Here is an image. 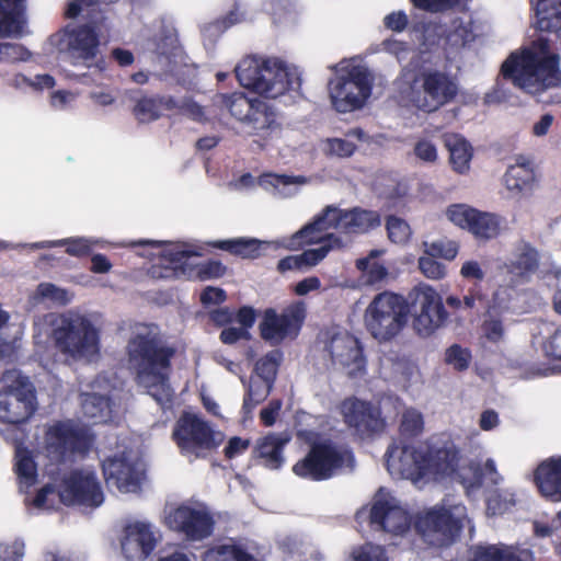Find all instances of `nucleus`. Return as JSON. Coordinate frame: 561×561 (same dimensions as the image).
Masks as SVG:
<instances>
[{
    "label": "nucleus",
    "instance_id": "obj_38",
    "mask_svg": "<svg viewBox=\"0 0 561 561\" xmlns=\"http://www.w3.org/2000/svg\"><path fill=\"white\" fill-rule=\"evenodd\" d=\"M363 136L364 133L360 129H353L347 133L345 138L333 137L321 140L320 148L328 157L350 158L357 150V145L351 138L360 140Z\"/></svg>",
    "mask_w": 561,
    "mask_h": 561
},
{
    "label": "nucleus",
    "instance_id": "obj_60",
    "mask_svg": "<svg viewBox=\"0 0 561 561\" xmlns=\"http://www.w3.org/2000/svg\"><path fill=\"white\" fill-rule=\"evenodd\" d=\"M30 51L19 44L2 43L0 44V61L15 62L28 60Z\"/></svg>",
    "mask_w": 561,
    "mask_h": 561
},
{
    "label": "nucleus",
    "instance_id": "obj_61",
    "mask_svg": "<svg viewBox=\"0 0 561 561\" xmlns=\"http://www.w3.org/2000/svg\"><path fill=\"white\" fill-rule=\"evenodd\" d=\"M375 188L387 198H396L405 194V187L397 183L393 179L382 175L375 182Z\"/></svg>",
    "mask_w": 561,
    "mask_h": 561
},
{
    "label": "nucleus",
    "instance_id": "obj_17",
    "mask_svg": "<svg viewBox=\"0 0 561 561\" xmlns=\"http://www.w3.org/2000/svg\"><path fill=\"white\" fill-rule=\"evenodd\" d=\"M307 317L304 301H295L278 313L274 308L264 310L259 324L260 336L273 345L296 340Z\"/></svg>",
    "mask_w": 561,
    "mask_h": 561
},
{
    "label": "nucleus",
    "instance_id": "obj_53",
    "mask_svg": "<svg viewBox=\"0 0 561 561\" xmlns=\"http://www.w3.org/2000/svg\"><path fill=\"white\" fill-rule=\"evenodd\" d=\"M36 294L43 300H48L56 306H66L71 302L73 294L65 288L55 286L53 283H39Z\"/></svg>",
    "mask_w": 561,
    "mask_h": 561
},
{
    "label": "nucleus",
    "instance_id": "obj_23",
    "mask_svg": "<svg viewBox=\"0 0 561 561\" xmlns=\"http://www.w3.org/2000/svg\"><path fill=\"white\" fill-rule=\"evenodd\" d=\"M327 351L333 364L343 367L350 378L366 373V357L360 341L348 332L336 333L332 336Z\"/></svg>",
    "mask_w": 561,
    "mask_h": 561
},
{
    "label": "nucleus",
    "instance_id": "obj_32",
    "mask_svg": "<svg viewBox=\"0 0 561 561\" xmlns=\"http://www.w3.org/2000/svg\"><path fill=\"white\" fill-rule=\"evenodd\" d=\"M157 60L160 70L164 73L174 76L181 75V68L185 67L186 56L178 43V38L172 33L164 35L156 44Z\"/></svg>",
    "mask_w": 561,
    "mask_h": 561
},
{
    "label": "nucleus",
    "instance_id": "obj_20",
    "mask_svg": "<svg viewBox=\"0 0 561 561\" xmlns=\"http://www.w3.org/2000/svg\"><path fill=\"white\" fill-rule=\"evenodd\" d=\"M167 525L190 541H203L214 534L216 522L205 505L181 504L169 513Z\"/></svg>",
    "mask_w": 561,
    "mask_h": 561
},
{
    "label": "nucleus",
    "instance_id": "obj_4",
    "mask_svg": "<svg viewBox=\"0 0 561 561\" xmlns=\"http://www.w3.org/2000/svg\"><path fill=\"white\" fill-rule=\"evenodd\" d=\"M133 245H149L158 255L148 273L152 279L193 278L201 279L228 277L229 270L218 261L197 263L199 248L184 242H161L138 240Z\"/></svg>",
    "mask_w": 561,
    "mask_h": 561
},
{
    "label": "nucleus",
    "instance_id": "obj_11",
    "mask_svg": "<svg viewBox=\"0 0 561 561\" xmlns=\"http://www.w3.org/2000/svg\"><path fill=\"white\" fill-rule=\"evenodd\" d=\"M410 314L408 299L393 293H381L368 305L364 322L366 330L379 343L392 341L405 327Z\"/></svg>",
    "mask_w": 561,
    "mask_h": 561
},
{
    "label": "nucleus",
    "instance_id": "obj_55",
    "mask_svg": "<svg viewBox=\"0 0 561 561\" xmlns=\"http://www.w3.org/2000/svg\"><path fill=\"white\" fill-rule=\"evenodd\" d=\"M353 561H388L387 551L383 547L366 542L352 551Z\"/></svg>",
    "mask_w": 561,
    "mask_h": 561
},
{
    "label": "nucleus",
    "instance_id": "obj_25",
    "mask_svg": "<svg viewBox=\"0 0 561 561\" xmlns=\"http://www.w3.org/2000/svg\"><path fill=\"white\" fill-rule=\"evenodd\" d=\"M102 471L106 484L117 488L121 492H138L141 488L142 472L135 462L123 455L104 459Z\"/></svg>",
    "mask_w": 561,
    "mask_h": 561
},
{
    "label": "nucleus",
    "instance_id": "obj_63",
    "mask_svg": "<svg viewBox=\"0 0 561 561\" xmlns=\"http://www.w3.org/2000/svg\"><path fill=\"white\" fill-rule=\"evenodd\" d=\"M77 96L75 92L58 90L50 95V104L56 110H66L76 102Z\"/></svg>",
    "mask_w": 561,
    "mask_h": 561
},
{
    "label": "nucleus",
    "instance_id": "obj_35",
    "mask_svg": "<svg viewBox=\"0 0 561 561\" xmlns=\"http://www.w3.org/2000/svg\"><path fill=\"white\" fill-rule=\"evenodd\" d=\"M474 37L472 22L469 19L453 20L444 34L443 48L447 57H455L462 48L473 42Z\"/></svg>",
    "mask_w": 561,
    "mask_h": 561
},
{
    "label": "nucleus",
    "instance_id": "obj_34",
    "mask_svg": "<svg viewBox=\"0 0 561 561\" xmlns=\"http://www.w3.org/2000/svg\"><path fill=\"white\" fill-rule=\"evenodd\" d=\"M244 125L248 134L259 136L264 140L279 133L276 114L262 101L254 107Z\"/></svg>",
    "mask_w": 561,
    "mask_h": 561
},
{
    "label": "nucleus",
    "instance_id": "obj_52",
    "mask_svg": "<svg viewBox=\"0 0 561 561\" xmlns=\"http://www.w3.org/2000/svg\"><path fill=\"white\" fill-rule=\"evenodd\" d=\"M424 420L421 412L415 409H408L403 412L399 432L402 437L415 438L422 434Z\"/></svg>",
    "mask_w": 561,
    "mask_h": 561
},
{
    "label": "nucleus",
    "instance_id": "obj_64",
    "mask_svg": "<svg viewBox=\"0 0 561 561\" xmlns=\"http://www.w3.org/2000/svg\"><path fill=\"white\" fill-rule=\"evenodd\" d=\"M23 556L24 545L22 542L14 541L0 548V561H21Z\"/></svg>",
    "mask_w": 561,
    "mask_h": 561
},
{
    "label": "nucleus",
    "instance_id": "obj_43",
    "mask_svg": "<svg viewBox=\"0 0 561 561\" xmlns=\"http://www.w3.org/2000/svg\"><path fill=\"white\" fill-rule=\"evenodd\" d=\"M274 382L257 377H252L243 398L242 412L244 417L270 396Z\"/></svg>",
    "mask_w": 561,
    "mask_h": 561
},
{
    "label": "nucleus",
    "instance_id": "obj_50",
    "mask_svg": "<svg viewBox=\"0 0 561 561\" xmlns=\"http://www.w3.org/2000/svg\"><path fill=\"white\" fill-rule=\"evenodd\" d=\"M282 359L283 353L280 350H273L265 354L255 363L254 371L256 377L274 382Z\"/></svg>",
    "mask_w": 561,
    "mask_h": 561
},
{
    "label": "nucleus",
    "instance_id": "obj_30",
    "mask_svg": "<svg viewBox=\"0 0 561 561\" xmlns=\"http://www.w3.org/2000/svg\"><path fill=\"white\" fill-rule=\"evenodd\" d=\"M539 267V253L535 247L526 241H519L514 245L511 257L503 263L505 272L499 276L517 278L530 277Z\"/></svg>",
    "mask_w": 561,
    "mask_h": 561
},
{
    "label": "nucleus",
    "instance_id": "obj_2",
    "mask_svg": "<svg viewBox=\"0 0 561 561\" xmlns=\"http://www.w3.org/2000/svg\"><path fill=\"white\" fill-rule=\"evenodd\" d=\"M176 348L163 342L161 335L151 330L137 332L127 344L128 362L136 381L160 404L172 402L170 385L172 359Z\"/></svg>",
    "mask_w": 561,
    "mask_h": 561
},
{
    "label": "nucleus",
    "instance_id": "obj_48",
    "mask_svg": "<svg viewBox=\"0 0 561 561\" xmlns=\"http://www.w3.org/2000/svg\"><path fill=\"white\" fill-rule=\"evenodd\" d=\"M93 241L85 238H72V239H61L57 241H44L38 243H33L31 247L33 249L39 248H51V247H60L66 245V252L72 256H82L90 253Z\"/></svg>",
    "mask_w": 561,
    "mask_h": 561
},
{
    "label": "nucleus",
    "instance_id": "obj_39",
    "mask_svg": "<svg viewBox=\"0 0 561 561\" xmlns=\"http://www.w3.org/2000/svg\"><path fill=\"white\" fill-rule=\"evenodd\" d=\"M537 27L540 31H558L561 28V0H536Z\"/></svg>",
    "mask_w": 561,
    "mask_h": 561
},
{
    "label": "nucleus",
    "instance_id": "obj_56",
    "mask_svg": "<svg viewBox=\"0 0 561 561\" xmlns=\"http://www.w3.org/2000/svg\"><path fill=\"white\" fill-rule=\"evenodd\" d=\"M386 227L388 237L393 243L403 244L412 234L410 226L398 217H389Z\"/></svg>",
    "mask_w": 561,
    "mask_h": 561
},
{
    "label": "nucleus",
    "instance_id": "obj_41",
    "mask_svg": "<svg viewBox=\"0 0 561 561\" xmlns=\"http://www.w3.org/2000/svg\"><path fill=\"white\" fill-rule=\"evenodd\" d=\"M23 0H0V36H12L21 32L20 4Z\"/></svg>",
    "mask_w": 561,
    "mask_h": 561
},
{
    "label": "nucleus",
    "instance_id": "obj_24",
    "mask_svg": "<svg viewBox=\"0 0 561 561\" xmlns=\"http://www.w3.org/2000/svg\"><path fill=\"white\" fill-rule=\"evenodd\" d=\"M332 217L328 215V207L324 211L317 216L314 220L295 234H293L289 245L290 247H304L309 244H318L317 248H323L325 255L329 251L341 247L340 239L333 233L329 232V229H334Z\"/></svg>",
    "mask_w": 561,
    "mask_h": 561
},
{
    "label": "nucleus",
    "instance_id": "obj_12",
    "mask_svg": "<svg viewBox=\"0 0 561 561\" xmlns=\"http://www.w3.org/2000/svg\"><path fill=\"white\" fill-rule=\"evenodd\" d=\"M36 409V391L28 377L15 369L5 370L0 387V421L22 424Z\"/></svg>",
    "mask_w": 561,
    "mask_h": 561
},
{
    "label": "nucleus",
    "instance_id": "obj_15",
    "mask_svg": "<svg viewBox=\"0 0 561 561\" xmlns=\"http://www.w3.org/2000/svg\"><path fill=\"white\" fill-rule=\"evenodd\" d=\"M445 216L453 225L468 231L480 241L493 240L507 229L505 217L467 204L449 205L445 209Z\"/></svg>",
    "mask_w": 561,
    "mask_h": 561
},
{
    "label": "nucleus",
    "instance_id": "obj_57",
    "mask_svg": "<svg viewBox=\"0 0 561 561\" xmlns=\"http://www.w3.org/2000/svg\"><path fill=\"white\" fill-rule=\"evenodd\" d=\"M471 360V353L467 348H462L459 344H453L446 350L445 362L453 365L458 371L466 370Z\"/></svg>",
    "mask_w": 561,
    "mask_h": 561
},
{
    "label": "nucleus",
    "instance_id": "obj_42",
    "mask_svg": "<svg viewBox=\"0 0 561 561\" xmlns=\"http://www.w3.org/2000/svg\"><path fill=\"white\" fill-rule=\"evenodd\" d=\"M385 253V250H371L366 257L356 261V267L368 277V280H382L385 278H396L397 274L389 271L378 259Z\"/></svg>",
    "mask_w": 561,
    "mask_h": 561
},
{
    "label": "nucleus",
    "instance_id": "obj_18",
    "mask_svg": "<svg viewBox=\"0 0 561 561\" xmlns=\"http://www.w3.org/2000/svg\"><path fill=\"white\" fill-rule=\"evenodd\" d=\"M50 44L65 54L73 65H98L99 37L93 27H67L50 37Z\"/></svg>",
    "mask_w": 561,
    "mask_h": 561
},
{
    "label": "nucleus",
    "instance_id": "obj_44",
    "mask_svg": "<svg viewBox=\"0 0 561 561\" xmlns=\"http://www.w3.org/2000/svg\"><path fill=\"white\" fill-rule=\"evenodd\" d=\"M325 257L323 248L309 249L298 255H289L280 260L277 264V268L280 272L286 271H305L317 265L321 260Z\"/></svg>",
    "mask_w": 561,
    "mask_h": 561
},
{
    "label": "nucleus",
    "instance_id": "obj_9",
    "mask_svg": "<svg viewBox=\"0 0 561 561\" xmlns=\"http://www.w3.org/2000/svg\"><path fill=\"white\" fill-rule=\"evenodd\" d=\"M333 69L336 75L328 82V93L334 110L350 113L363 108L373 92L374 75L352 61H341Z\"/></svg>",
    "mask_w": 561,
    "mask_h": 561
},
{
    "label": "nucleus",
    "instance_id": "obj_21",
    "mask_svg": "<svg viewBox=\"0 0 561 561\" xmlns=\"http://www.w3.org/2000/svg\"><path fill=\"white\" fill-rule=\"evenodd\" d=\"M340 410L346 426L360 438L374 437L386 428L381 409L370 401L348 397L341 402Z\"/></svg>",
    "mask_w": 561,
    "mask_h": 561
},
{
    "label": "nucleus",
    "instance_id": "obj_6",
    "mask_svg": "<svg viewBox=\"0 0 561 561\" xmlns=\"http://www.w3.org/2000/svg\"><path fill=\"white\" fill-rule=\"evenodd\" d=\"M240 84L266 99H278L298 93L301 87L300 72L296 67L270 58L247 57L234 68Z\"/></svg>",
    "mask_w": 561,
    "mask_h": 561
},
{
    "label": "nucleus",
    "instance_id": "obj_16",
    "mask_svg": "<svg viewBox=\"0 0 561 561\" xmlns=\"http://www.w3.org/2000/svg\"><path fill=\"white\" fill-rule=\"evenodd\" d=\"M463 524L445 506H434L424 514L417 515L414 528L423 540L434 547L443 548L453 545L460 536Z\"/></svg>",
    "mask_w": 561,
    "mask_h": 561
},
{
    "label": "nucleus",
    "instance_id": "obj_13",
    "mask_svg": "<svg viewBox=\"0 0 561 561\" xmlns=\"http://www.w3.org/2000/svg\"><path fill=\"white\" fill-rule=\"evenodd\" d=\"M409 294L410 313L413 314V329L417 335L427 337L445 327L453 316L459 319L460 310L448 311L442 296L430 285L419 283Z\"/></svg>",
    "mask_w": 561,
    "mask_h": 561
},
{
    "label": "nucleus",
    "instance_id": "obj_59",
    "mask_svg": "<svg viewBox=\"0 0 561 561\" xmlns=\"http://www.w3.org/2000/svg\"><path fill=\"white\" fill-rule=\"evenodd\" d=\"M259 183L265 188H267V185L279 188L280 186L304 185L308 183V180L302 175L290 176L285 174H266L260 179Z\"/></svg>",
    "mask_w": 561,
    "mask_h": 561
},
{
    "label": "nucleus",
    "instance_id": "obj_10",
    "mask_svg": "<svg viewBox=\"0 0 561 561\" xmlns=\"http://www.w3.org/2000/svg\"><path fill=\"white\" fill-rule=\"evenodd\" d=\"M353 461L350 449L324 438L312 442L305 457L291 470L300 479L320 482L332 479Z\"/></svg>",
    "mask_w": 561,
    "mask_h": 561
},
{
    "label": "nucleus",
    "instance_id": "obj_27",
    "mask_svg": "<svg viewBox=\"0 0 561 561\" xmlns=\"http://www.w3.org/2000/svg\"><path fill=\"white\" fill-rule=\"evenodd\" d=\"M121 545L128 559H145L154 550L157 539L149 524L136 522L124 528V538Z\"/></svg>",
    "mask_w": 561,
    "mask_h": 561
},
{
    "label": "nucleus",
    "instance_id": "obj_49",
    "mask_svg": "<svg viewBox=\"0 0 561 561\" xmlns=\"http://www.w3.org/2000/svg\"><path fill=\"white\" fill-rule=\"evenodd\" d=\"M15 472L21 483L31 486L37 481V465L27 449H19Z\"/></svg>",
    "mask_w": 561,
    "mask_h": 561
},
{
    "label": "nucleus",
    "instance_id": "obj_51",
    "mask_svg": "<svg viewBox=\"0 0 561 561\" xmlns=\"http://www.w3.org/2000/svg\"><path fill=\"white\" fill-rule=\"evenodd\" d=\"M424 254L432 257L438 256L445 260H454L459 251V244L457 241L449 240L446 238L438 239L436 241H424L422 243Z\"/></svg>",
    "mask_w": 561,
    "mask_h": 561
},
{
    "label": "nucleus",
    "instance_id": "obj_22",
    "mask_svg": "<svg viewBox=\"0 0 561 561\" xmlns=\"http://www.w3.org/2000/svg\"><path fill=\"white\" fill-rule=\"evenodd\" d=\"M60 500L66 505H84L98 507L104 496L98 477L92 471L76 469L64 479L59 491Z\"/></svg>",
    "mask_w": 561,
    "mask_h": 561
},
{
    "label": "nucleus",
    "instance_id": "obj_46",
    "mask_svg": "<svg viewBox=\"0 0 561 561\" xmlns=\"http://www.w3.org/2000/svg\"><path fill=\"white\" fill-rule=\"evenodd\" d=\"M221 103L229 110L232 116L247 123L254 107L260 102L256 99H249L243 93H232L231 95H220Z\"/></svg>",
    "mask_w": 561,
    "mask_h": 561
},
{
    "label": "nucleus",
    "instance_id": "obj_62",
    "mask_svg": "<svg viewBox=\"0 0 561 561\" xmlns=\"http://www.w3.org/2000/svg\"><path fill=\"white\" fill-rule=\"evenodd\" d=\"M419 268L422 274L430 279H439L446 277L445 265L426 254L419 259Z\"/></svg>",
    "mask_w": 561,
    "mask_h": 561
},
{
    "label": "nucleus",
    "instance_id": "obj_19",
    "mask_svg": "<svg viewBox=\"0 0 561 561\" xmlns=\"http://www.w3.org/2000/svg\"><path fill=\"white\" fill-rule=\"evenodd\" d=\"M172 438L182 453L196 456L201 450H213L218 447L216 432L199 415L184 411L174 424Z\"/></svg>",
    "mask_w": 561,
    "mask_h": 561
},
{
    "label": "nucleus",
    "instance_id": "obj_29",
    "mask_svg": "<svg viewBox=\"0 0 561 561\" xmlns=\"http://www.w3.org/2000/svg\"><path fill=\"white\" fill-rule=\"evenodd\" d=\"M334 229L348 233H363L380 225V216L373 210L354 209L343 211L336 207L328 206Z\"/></svg>",
    "mask_w": 561,
    "mask_h": 561
},
{
    "label": "nucleus",
    "instance_id": "obj_36",
    "mask_svg": "<svg viewBox=\"0 0 561 561\" xmlns=\"http://www.w3.org/2000/svg\"><path fill=\"white\" fill-rule=\"evenodd\" d=\"M444 142L449 152V162L453 170L458 174L468 173L473 157L472 146L458 134H446Z\"/></svg>",
    "mask_w": 561,
    "mask_h": 561
},
{
    "label": "nucleus",
    "instance_id": "obj_14",
    "mask_svg": "<svg viewBox=\"0 0 561 561\" xmlns=\"http://www.w3.org/2000/svg\"><path fill=\"white\" fill-rule=\"evenodd\" d=\"M93 443L94 435L90 430L72 420L56 421L45 431V450L57 463L88 455Z\"/></svg>",
    "mask_w": 561,
    "mask_h": 561
},
{
    "label": "nucleus",
    "instance_id": "obj_58",
    "mask_svg": "<svg viewBox=\"0 0 561 561\" xmlns=\"http://www.w3.org/2000/svg\"><path fill=\"white\" fill-rule=\"evenodd\" d=\"M541 350L549 360L561 362V327L543 337Z\"/></svg>",
    "mask_w": 561,
    "mask_h": 561
},
{
    "label": "nucleus",
    "instance_id": "obj_5",
    "mask_svg": "<svg viewBox=\"0 0 561 561\" xmlns=\"http://www.w3.org/2000/svg\"><path fill=\"white\" fill-rule=\"evenodd\" d=\"M402 102L425 113H432L450 103L458 94L455 78L439 70H403L396 80Z\"/></svg>",
    "mask_w": 561,
    "mask_h": 561
},
{
    "label": "nucleus",
    "instance_id": "obj_8",
    "mask_svg": "<svg viewBox=\"0 0 561 561\" xmlns=\"http://www.w3.org/2000/svg\"><path fill=\"white\" fill-rule=\"evenodd\" d=\"M472 285L462 299L454 295L448 296L447 307L455 310L481 308L495 316L508 311L514 313L527 311L531 294L518 290L513 283H472Z\"/></svg>",
    "mask_w": 561,
    "mask_h": 561
},
{
    "label": "nucleus",
    "instance_id": "obj_37",
    "mask_svg": "<svg viewBox=\"0 0 561 561\" xmlns=\"http://www.w3.org/2000/svg\"><path fill=\"white\" fill-rule=\"evenodd\" d=\"M214 245L242 259H255L267 250L270 243L254 238H234L217 241Z\"/></svg>",
    "mask_w": 561,
    "mask_h": 561
},
{
    "label": "nucleus",
    "instance_id": "obj_33",
    "mask_svg": "<svg viewBox=\"0 0 561 561\" xmlns=\"http://www.w3.org/2000/svg\"><path fill=\"white\" fill-rule=\"evenodd\" d=\"M504 185L514 193H530L536 185V174L531 161L526 157H517L505 172Z\"/></svg>",
    "mask_w": 561,
    "mask_h": 561
},
{
    "label": "nucleus",
    "instance_id": "obj_1",
    "mask_svg": "<svg viewBox=\"0 0 561 561\" xmlns=\"http://www.w3.org/2000/svg\"><path fill=\"white\" fill-rule=\"evenodd\" d=\"M460 451L451 439L428 440L419 446L393 445L386 453V466L391 473L414 482L420 480L442 481L457 479L465 488H480L483 471L480 465L469 466L472 477L467 479L458 472Z\"/></svg>",
    "mask_w": 561,
    "mask_h": 561
},
{
    "label": "nucleus",
    "instance_id": "obj_7",
    "mask_svg": "<svg viewBox=\"0 0 561 561\" xmlns=\"http://www.w3.org/2000/svg\"><path fill=\"white\" fill-rule=\"evenodd\" d=\"M49 337L55 348L73 360L91 358L100 352V332L92 321L78 311L50 316Z\"/></svg>",
    "mask_w": 561,
    "mask_h": 561
},
{
    "label": "nucleus",
    "instance_id": "obj_54",
    "mask_svg": "<svg viewBox=\"0 0 561 561\" xmlns=\"http://www.w3.org/2000/svg\"><path fill=\"white\" fill-rule=\"evenodd\" d=\"M413 156L423 164H435L438 159V148L431 138H420L413 147Z\"/></svg>",
    "mask_w": 561,
    "mask_h": 561
},
{
    "label": "nucleus",
    "instance_id": "obj_45",
    "mask_svg": "<svg viewBox=\"0 0 561 561\" xmlns=\"http://www.w3.org/2000/svg\"><path fill=\"white\" fill-rule=\"evenodd\" d=\"M173 101L171 99H156L141 96L137 99V103L134 107V114L140 123H149L159 118L161 110L172 108Z\"/></svg>",
    "mask_w": 561,
    "mask_h": 561
},
{
    "label": "nucleus",
    "instance_id": "obj_31",
    "mask_svg": "<svg viewBox=\"0 0 561 561\" xmlns=\"http://www.w3.org/2000/svg\"><path fill=\"white\" fill-rule=\"evenodd\" d=\"M534 481L543 497L561 502V456L540 462L534 472Z\"/></svg>",
    "mask_w": 561,
    "mask_h": 561
},
{
    "label": "nucleus",
    "instance_id": "obj_28",
    "mask_svg": "<svg viewBox=\"0 0 561 561\" xmlns=\"http://www.w3.org/2000/svg\"><path fill=\"white\" fill-rule=\"evenodd\" d=\"M290 442L286 433H268L257 439L253 458L257 465L270 470H278L285 463L284 448Z\"/></svg>",
    "mask_w": 561,
    "mask_h": 561
},
{
    "label": "nucleus",
    "instance_id": "obj_3",
    "mask_svg": "<svg viewBox=\"0 0 561 561\" xmlns=\"http://www.w3.org/2000/svg\"><path fill=\"white\" fill-rule=\"evenodd\" d=\"M502 75L526 93L537 95L560 85L559 56L539 38L512 53L502 65Z\"/></svg>",
    "mask_w": 561,
    "mask_h": 561
},
{
    "label": "nucleus",
    "instance_id": "obj_47",
    "mask_svg": "<svg viewBox=\"0 0 561 561\" xmlns=\"http://www.w3.org/2000/svg\"><path fill=\"white\" fill-rule=\"evenodd\" d=\"M470 561H522V559L506 547L478 545L472 549Z\"/></svg>",
    "mask_w": 561,
    "mask_h": 561
},
{
    "label": "nucleus",
    "instance_id": "obj_26",
    "mask_svg": "<svg viewBox=\"0 0 561 561\" xmlns=\"http://www.w3.org/2000/svg\"><path fill=\"white\" fill-rule=\"evenodd\" d=\"M369 523L383 531L403 535L410 529L411 516L407 510L388 500H377L371 505Z\"/></svg>",
    "mask_w": 561,
    "mask_h": 561
},
{
    "label": "nucleus",
    "instance_id": "obj_40",
    "mask_svg": "<svg viewBox=\"0 0 561 561\" xmlns=\"http://www.w3.org/2000/svg\"><path fill=\"white\" fill-rule=\"evenodd\" d=\"M202 559L203 561H259L238 543L215 545L203 553Z\"/></svg>",
    "mask_w": 561,
    "mask_h": 561
}]
</instances>
